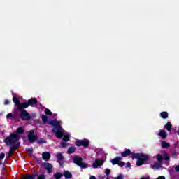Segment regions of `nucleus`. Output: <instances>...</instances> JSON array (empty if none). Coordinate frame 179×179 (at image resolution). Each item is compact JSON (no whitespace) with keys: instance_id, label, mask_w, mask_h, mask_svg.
<instances>
[{"instance_id":"33","label":"nucleus","mask_w":179,"mask_h":179,"mask_svg":"<svg viewBox=\"0 0 179 179\" xmlns=\"http://www.w3.org/2000/svg\"><path fill=\"white\" fill-rule=\"evenodd\" d=\"M13 117V115L12 113H9L7 115V119L9 120Z\"/></svg>"},{"instance_id":"20","label":"nucleus","mask_w":179,"mask_h":179,"mask_svg":"<svg viewBox=\"0 0 179 179\" xmlns=\"http://www.w3.org/2000/svg\"><path fill=\"white\" fill-rule=\"evenodd\" d=\"M171 127H172V125L170 122H168L166 123V124L165 125V128H166V129H167V131H171Z\"/></svg>"},{"instance_id":"25","label":"nucleus","mask_w":179,"mask_h":179,"mask_svg":"<svg viewBox=\"0 0 179 179\" xmlns=\"http://www.w3.org/2000/svg\"><path fill=\"white\" fill-rule=\"evenodd\" d=\"M160 167H162V164L160 163H155L152 166L153 169H160Z\"/></svg>"},{"instance_id":"32","label":"nucleus","mask_w":179,"mask_h":179,"mask_svg":"<svg viewBox=\"0 0 179 179\" xmlns=\"http://www.w3.org/2000/svg\"><path fill=\"white\" fill-rule=\"evenodd\" d=\"M38 179H45V176L44 175H39Z\"/></svg>"},{"instance_id":"35","label":"nucleus","mask_w":179,"mask_h":179,"mask_svg":"<svg viewBox=\"0 0 179 179\" xmlns=\"http://www.w3.org/2000/svg\"><path fill=\"white\" fill-rule=\"evenodd\" d=\"M4 104H5L6 106H7V104H9V101L6 100L5 102H4Z\"/></svg>"},{"instance_id":"12","label":"nucleus","mask_w":179,"mask_h":179,"mask_svg":"<svg viewBox=\"0 0 179 179\" xmlns=\"http://www.w3.org/2000/svg\"><path fill=\"white\" fill-rule=\"evenodd\" d=\"M44 169L48 171V173L52 172V165L50 163H45L43 164Z\"/></svg>"},{"instance_id":"5","label":"nucleus","mask_w":179,"mask_h":179,"mask_svg":"<svg viewBox=\"0 0 179 179\" xmlns=\"http://www.w3.org/2000/svg\"><path fill=\"white\" fill-rule=\"evenodd\" d=\"M83 159L80 157H76L73 159V163L77 164V166H79V167H82L83 169H86L87 167V164L83 163L82 162Z\"/></svg>"},{"instance_id":"3","label":"nucleus","mask_w":179,"mask_h":179,"mask_svg":"<svg viewBox=\"0 0 179 179\" xmlns=\"http://www.w3.org/2000/svg\"><path fill=\"white\" fill-rule=\"evenodd\" d=\"M13 101L15 104H16L18 110H23V108H27L29 106H34V104H37V99H36L35 98L29 99L28 103H20V101H19V99H17L16 97H13Z\"/></svg>"},{"instance_id":"27","label":"nucleus","mask_w":179,"mask_h":179,"mask_svg":"<svg viewBox=\"0 0 179 179\" xmlns=\"http://www.w3.org/2000/svg\"><path fill=\"white\" fill-rule=\"evenodd\" d=\"M45 114H46V115H52V112H51L50 109H45Z\"/></svg>"},{"instance_id":"8","label":"nucleus","mask_w":179,"mask_h":179,"mask_svg":"<svg viewBox=\"0 0 179 179\" xmlns=\"http://www.w3.org/2000/svg\"><path fill=\"white\" fill-rule=\"evenodd\" d=\"M120 160H121V157H117L115 159H111L110 162L113 164H118L120 167H124V166H125V162H120Z\"/></svg>"},{"instance_id":"15","label":"nucleus","mask_w":179,"mask_h":179,"mask_svg":"<svg viewBox=\"0 0 179 179\" xmlns=\"http://www.w3.org/2000/svg\"><path fill=\"white\" fill-rule=\"evenodd\" d=\"M37 176H38V173H36L34 175H25L22 177V179H35Z\"/></svg>"},{"instance_id":"31","label":"nucleus","mask_w":179,"mask_h":179,"mask_svg":"<svg viewBox=\"0 0 179 179\" xmlns=\"http://www.w3.org/2000/svg\"><path fill=\"white\" fill-rule=\"evenodd\" d=\"M62 148H66V143L62 142L60 143Z\"/></svg>"},{"instance_id":"36","label":"nucleus","mask_w":179,"mask_h":179,"mask_svg":"<svg viewBox=\"0 0 179 179\" xmlns=\"http://www.w3.org/2000/svg\"><path fill=\"white\" fill-rule=\"evenodd\" d=\"M28 152H29V153H33V149H28Z\"/></svg>"},{"instance_id":"19","label":"nucleus","mask_w":179,"mask_h":179,"mask_svg":"<svg viewBox=\"0 0 179 179\" xmlns=\"http://www.w3.org/2000/svg\"><path fill=\"white\" fill-rule=\"evenodd\" d=\"M161 118L166 119L169 117V113L167 112H162L160 113Z\"/></svg>"},{"instance_id":"29","label":"nucleus","mask_w":179,"mask_h":179,"mask_svg":"<svg viewBox=\"0 0 179 179\" xmlns=\"http://www.w3.org/2000/svg\"><path fill=\"white\" fill-rule=\"evenodd\" d=\"M5 159V153L2 152L0 154V161L3 160Z\"/></svg>"},{"instance_id":"23","label":"nucleus","mask_w":179,"mask_h":179,"mask_svg":"<svg viewBox=\"0 0 179 179\" xmlns=\"http://www.w3.org/2000/svg\"><path fill=\"white\" fill-rule=\"evenodd\" d=\"M162 148H169L170 147V144H169L166 141H162Z\"/></svg>"},{"instance_id":"16","label":"nucleus","mask_w":179,"mask_h":179,"mask_svg":"<svg viewBox=\"0 0 179 179\" xmlns=\"http://www.w3.org/2000/svg\"><path fill=\"white\" fill-rule=\"evenodd\" d=\"M158 135L159 136H161L162 139H164L167 136V133L164 130H160Z\"/></svg>"},{"instance_id":"17","label":"nucleus","mask_w":179,"mask_h":179,"mask_svg":"<svg viewBox=\"0 0 179 179\" xmlns=\"http://www.w3.org/2000/svg\"><path fill=\"white\" fill-rule=\"evenodd\" d=\"M122 157H127V156H129L131 155V150L127 149L124 152H122Z\"/></svg>"},{"instance_id":"7","label":"nucleus","mask_w":179,"mask_h":179,"mask_svg":"<svg viewBox=\"0 0 179 179\" xmlns=\"http://www.w3.org/2000/svg\"><path fill=\"white\" fill-rule=\"evenodd\" d=\"M76 146H84V148H87L89 146V140H78L76 142Z\"/></svg>"},{"instance_id":"10","label":"nucleus","mask_w":179,"mask_h":179,"mask_svg":"<svg viewBox=\"0 0 179 179\" xmlns=\"http://www.w3.org/2000/svg\"><path fill=\"white\" fill-rule=\"evenodd\" d=\"M104 164V161L102 159H96L95 162L92 164V166L94 169H97V167H100V166H103Z\"/></svg>"},{"instance_id":"14","label":"nucleus","mask_w":179,"mask_h":179,"mask_svg":"<svg viewBox=\"0 0 179 179\" xmlns=\"http://www.w3.org/2000/svg\"><path fill=\"white\" fill-rule=\"evenodd\" d=\"M57 162L58 163H59V164H62V163H64V157L62 156V154L61 152L57 153Z\"/></svg>"},{"instance_id":"40","label":"nucleus","mask_w":179,"mask_h":179,"mask_svg":"<svg viewBox=\"0 0 179 179\" xmlns=\"http://www.w3.org/2000/svg\"><path fill=\"white\" fill-rule=\"evenodd\" d=\"M178 135H179V129L178 130Z\"/></svg>"},{"instance_id":"34","label":"nucleus","mask_w":179,"mask_h":179,"mask_svg":"<svg viewBox=\"0 0 179 179\" xmlns=\"http://www.w3.org/2000/svg\"><path fill=\"white\" fill-rule=\"evenodd\" d=\"M176 171H177L178 173H179V165L176 166L175 168Z\"/></svg>"},{"instance_id":"4","label":"nucleus","mask_w":179,"mask_h":179,"mask_svg":"<svg viewBox=\"0 0 179 179\" xmlns=\"http://www.w3.org/2000/svg\"><path fill=\"white\" fill-rule=\"evenodd\" d=\"M134 157L138 159L136 162V164L138 166H142V164H143V163H145V162H146V160L149 159V157H148V155L143 154H134L133 158Z\"/></svg>"},{"instance_id":"28","label":"nucleus","mask_w":179,"mask_h":179,"mask_svg":"<svg viewBox=\"0 0 179 179\" xmlns=\"http://www.w3.org/2000/svg\"><path fill=\"white\" fill-rule=\"evenodd\" d=\"M113 179H124V176L122 175H119L117 177H112Z\"/></svg>"},{"instance_id":"2","label":"nucleus","mask_w":179,"mask_h":179,"mask_svg":"<svg viewBox=\"0 0 179 179\" xmlns=\"http://www.w3.org/2000/svg\"><path fill=\"white\" fill-rule=\"evenodd\" d=\"M19 135L16 134H11L9 137L5 139V143L8 146H12L10 148V152H13L16 149V146H17V141H19Z\"/></svg>"},{"instance_id":"39","label":"nucleus","mask_w":179,"mask_h":179,"mask_svg":"<svg viewBox=\"0 0 179 179\" xmlns=\"http://www.w3.org/2000/svg\"><path fill=\"white\" fill-rule=\"evenodd\" d=\"M99 178H101V179H104V177H103L102 176H99Z\"/></svg>"},{"instance_id":"24","label":"nucleus","mask_w":179,"mask_h":179,"mask_svg":"<svg viewBox=\"0 0 179 179\" xmlns=\"http://www.w3.org/2000/svg\"><path fill=\"white\" fill-rule=\"evenodd\" d=\"M54 177L55 179H59L61 177H62V173H57L54 175Z\"/></svg>"},{"instance_id":"1","label":"nucleus","mask_w":179,"mask_h":179,"mask_svg":"<svg viewBox=\"0 0 179 179\" xmlns=\"http://www.w3.org/2000/svg\"><path fill=\"white\" fill-rule=\"evenodd\" d=\"M50 124L54 127L52 131L55 132L57 138L61 139V138L64 136L63 141H64V142H68V141H69V134L66 132L65 130L61 127V122L51 120Z\"/></svg>"},{"instance_id":"21","label":"nucleus","mask_w":179,"mask_h":179,"mask_svg":"<svg viewBox=\"0 0 179 179\" xmlns=\"http://www.w3.org/2000/svg\"><path fill=\"white\" fill-rule=\"evenodd\" d=\"M75 148L74 147H70L68 150H67V153H69V155H71L72 153L75 152Z\"/></svg>"},{"instance_id":"11","label":"nucleus","mask_w":179,"mask_h":179,"mask_svg":"<svg viewBox=\"0 0 179 179\" xmlns=\"http://www.w3.org/2000/svg\"><path fill=\"white\" fill-rule=\"evenodd\" d=\"M28 139L29 142H34L36 141V136L34 135V131L31 130L28 134Z\"/></svg>"},{"instance_id":"9","label":"nucleus","mask_w":179,"mask_h":179,"mask_svg":"<svg viewBox=\"0 0 179 179\" xmlns=\"http://www.w3.org/2000/svg\"><path fill=\"white\" fill-rule=\"evenodd\" d=\"M20 117L24 121H27V120H30V115L27 111L23 110L20 113Z\"/></svg>"},{"instance_id":"38","label":"nucleus","mask_w":179,"mask_h":179,"mask_svg":"<svg viewBox=\"0 0 179 179\" xmlns=\"http://www.w3.org/2000/svg\"><path fill=\"white\" fill-rule=\"evenodd\" d=\"M90 179H96V178L94 177V176H91Z\"/></svg>"},{"instance_id":"22","label":"nucleus","mask_w":179,"mask_h":179,"mask_svg":"<svg viewBox=\"0 0 179 179\" xmlns=\"http://www.w3.org/2000/svg\"><path fill=\"white\" fill-rule=\"evenodd\" d=\"M42 121L43 124H46V122L48 121V118L45 115H42Z\"/></svg>"},{"instance_id":"26","label":"nucleus","mask_w":179,"mask_h":179,"mask_svg":"<svg viewBox=\"0 0 179 179\" xmlns=\"http://www.w3.org/2000/svg\"><path fill=\"white\" fill-rule=\"evenodd\" d=\"M24 132V129L22 127H19L17 129V134H23Z\"/></svg>"},{"instance_id":"42","label":"nucleus","mask_w":179,"mask_h":179,"mask_svg":"<svg viewBox=\"0 0 179 179\" xmlns=\"http://www.w3.org/2000/svg\"><path fill=\"white\" fill-rule=\"evenodd\" d=\"M0 164H1V161H0Z\"/></svg>"},{"instance_id":"6","label":"nucleus","mask_w":179,"mask_h":179,"mask_svg":"<svg viewBox=\"0 0 179 179\" xmlns=\"http://www.w3.org/2000/svg\"><path fill=\"white\" fill-rule=\"evenodd\" d=\"M163 157L164 160H169L170 159L169 154L166 153L164 151L162 152V155L158 154L156 155V159L158 162H162L163 160Z\"/></svg>"},{"instance_id":"30","label":"nucleus","mask_w":179,"mask_h":179,"mask_svg":"<svg viewBox=\"0 0 179 179\" xmlns=\"http://www.w3.org/2000/svg\"><path fill=\"white\" fill-rule=\"evenodd\" d=\"M110 171H111L110 170V169H106L105 170V174H106V176H108L110 174Z\"/></svg>"},{"instance_id":"37","label":"nucleus","mask_w":179,"mask_h":179,"mask_svg":"<svg viewBox=\"0 0 179 179\" xmlns=\"http://www.w3.org/2000/svg\"><path fill=\"white\" fill-rule=\"evenodd\" d=\"M126 164H127V167H131V163L127 162Z\"/></svg>"},{"instance_id":"41","label":"nucleus","mask_w":179,"mask_h":179,"mask_svg":"<svg viewBox=\"0 0 179 179\" xmlns=\"http://www.w3.org/2000/svg\"><path fill=\"white\" fill-rule=\"evenodd\" d=\"M38 143H41V141H38Z\"/></svg>"},{"instance_id":"13","label":"nucleus","mask_w":179,"mask_h":179,"mask_svg":"<svg viewBox=\"0 0 179 179\" xmlns=\"http://www.w3.org/2000/svg\"><path fill=\"white\" fill-rule=\"evenodd\" d=\"M42 157L43 160L45 162H48L50 160V158L51 157V155H50V152H45L42 153Z\"/></svg>"},{"instance_id":"18","label":"nucleus","mask_w":179,"mask_h":179,"mask_svg":"<svg viewBox=\"0 0 179 179\" xmlns=\"http://www.w3.org/2000/svg\"><path fill=\"white\" fill-rule=\"evenodd\" d=\"M64 176L65 178H72V173H71L68 171H64Z\"/></svg>"}]
</instances>
